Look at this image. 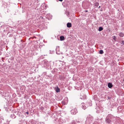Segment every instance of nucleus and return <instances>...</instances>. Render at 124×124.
I'll return each instance as SVG.
<instances>
[{
  "label": "nucleus",
  "instance_id": "nucleus-19",
  "mask_svg": "<svg viewBox=\"0 0 124 124\" xmlns=\"http://www.w3.org/2000/svg\"><path fill=\"white\" fill-rule=\"evenodd\" d=\"M93 124H98L97 122H95Z\"/></svg>",
  "mask_w": 124,
  "mask_h": 124
},
{
  "label": "nucleus",
  "instance_id": "nucleus-11",
  "mask_svg": "<svg viewBox=\"0 0 124 124\" xmlns=\"http://www.w3.org/2000/svg\"><path fill=\"white\" fill-rule=\"evenodd\" d=\"M86 96L85 95H84L83 96H81V97L80 98L81 99H85L86 98Z\"/></svg>",
  "mask_w": 124,
  "mask_h": 124
},
{
  "label": "nucleus",
  "instance_id": "nucleus-25",
  "mask_svg": "<svg viewBox=\"0 0 124 124\" xmlns=\"http://www.w3.org/2000/svg\"><path fill=\"white\" fill-rule=\"evenodd\" d=\"M47 18H48V20H50V18H49V17H47Z\"/></svg>",
  "mask_w": 124,
  "mask_h": 124
},
{
  "label": "nucleus",
  "instance_id": "nucleus-23",
  "mask_svg": "<svg viewBox=\"0 0 124 124\" xmlns=\"http://www.w3.org/2000/svg\"><path fill=\"white\" fill-rule=\"evenodd\" d=\"M59 1H62L63 0H59Z\"/></svg>",
  "mask_w": 124,
  "mask_h": 124
},
{
  "label": "nucleus",
  "instance_id": "nucleus-28",
  "mask_svg": "<svg viewBox=\"0 0 124 124\" xmlns=\"http://www.w3.org/2000/svg\"><path fill=\"white\" fill-rule=\"evenodd\" d=\"M100 7H100V6L99 7H98V8H100Z\"/></svg>",
  "mask_w": 124,
  "mask_h": 124
},
{
  "label": "nucleus",
  "instance_id": "nucleus-32",
  "mask_svg": "<svg viewBox=\"0 0 124 124\" xmlns=\"http://www.w3.org/2000/svg\"><path fill=\"white\" fill-rule=\"evenodd\" d=\"M123 81L124 82V80H123Z\"/></svg>",
  "mask_w": 124,
  "mask_h": 124
},
{
  "label": "nucleus",
  "instance_id": "nucleus-26",
  "mask_svg": "<svg viewBox=\"0 0 124 124\" xmlns=\"http://www.w3.org/2000/svg\"><path fill=\"white\" fill-rule=\"evenodd\" d=\"M77 123H80V121H77Z\"/></svg>",
  "mask_w": 124,
  "mask_h": 124
},
{
  "label": "nucleus",
  "instance_id": "nucleus-22",
  "mask_svg": "<svg viewBox=\"0 0 124 124\" xmlns=\"http://www.w3.org/2000/svg\"><path fill=\"white\" fill-rule=\"evenodd\" d=\"M26 113L28 114H29V113L28 112H26Z\"/></svg>",
  "mask_w": 124,
  "mask_h": 124
},
{
  "label": "nucleus",
  "instance_id": "nucleus-20",
  "mask_svg": "<svg viewBox=\"0 0 124 124\" xmlns=\"http://www.w3.org/2000/svg\"><path fill=\"white\" fill-rule=\"evenodd\" d=\"M114 38H113V39L114 40H116V37L115 36H114Z\"/></svg>",
  "mask_w": 124,
  "mask_h": 124
},
{
  "label": "nucleus",
  "instance_id": "nucleus-1",
  "mask_svg": "<svg viewBox=\"0 0 124 124\" xmlns=\"http://www.w3.org/2000/svg\"><path fill=\"white\" fill-rule=\"evenodd\" d=\"M114 119V117L113 115L109 114L107 116L105 119V121L106 123H110Z\"/></svg>",
  "mask_w": 124,
  "mask_h": 124
},
{
  "label": "nucleus",
  "instance_id": "nucleus-10",
  "mask_svg": "<svg viewBox=\"0 0 124 124\" xmlns=\"http://www.w3.org/2000/svg\"><path fill=\"white\" fill-rule=\"evenodd\" d=\"M119 35L121 37H123L124 36V34L122 32H120L119 34Z\"/></svg>",
  "mask_w": 124,
  "mask_h": 124
},
{
  "label": "nucleus",
  "instance_id": "nucleus-16",
  "mask_svg": "<svg viewBox=\"0 0 124 124\" xmlns=\"http://www.w3.org/2000/svg\"><path fill=\"white\" fill-rule=\"evenodd\" d=\"M99 53L100 54H103L104 53L103 51L102 50H100L99 51Z\"/></svg>",
  "mask_w": 124,
  "mask_h": 124
},
{
  "label": "nucleus",
  "instance_id": "nucleus-30",
  "mask_svg": "<svg viewBox=\"0 0 124 124\" xmlns=\"http://www.w3.org/2000/svg\"><path fill=\"white\" fill-rule=\"evenodd\" d=\"M100 11H102V10H100Z\"/></svg>",
  "mask_w": 124,
  "mask_h": 124
},
{
  "label": "nucleus",
  "instance_id": "nucleus-9",
  "mask_svg": "<svg viewBox=\"0 0 124 124\" xmlns=\"http://www.w3.org/2000/svg\"><path fill=\"white\" fill-rule=\"evenodd\" d=\"M60 39L61 41H63L64 40L65 38L63 36H61L60 37Z\"/></svg>",
  "mask_w": 124,
  "mask_h": 124
},
{
  "label": "nucleus",
  "instance_id": "nucleus-7",
  "mask_svg": "<svg viewBox=\"0 0 124 124\" xmlns=\"http://www.w3.org/2000/svg\"><path fill=\"white\" fill-rule=\"evenodd\" d=\"M113 85L112 83H109L108 84V86L109 88H111L112 87Z\"/></svg>",
  "mask_w": 124,
  "mask_h": 124
},
{
  "label": "nucleus",
  "instance_id": "nucleus-17",
  "mask_svg": "<svg viewBox=\"0 0 124 124\" xmlns=\"http://www.w3.org/2000/svg\"><path fill=\"white\" fill-rule=\"evenodd\" d=\"M14 116V118H15V116H14V114L11 115V118H13Z\"/></svg>",
  "mask_w": 124,
  "mask_h": 124
},
{
  "label": "nucleus",
  "instance_id": "nucleus-3",
  "mask_svg": "<svg viewBox=\"0 0 124 124\" xmlns=\"http://www.w3.org/2000/svg\"><path fill=\"white\" fill-rule=\"evenodd\" d=\"M71 112V114L73 115L76 114L78 112L77 109L76 108L72 109Z\"/></svg>",
  "mask_w": 124,
  "mask_h": 124
},
{
  "label": "nucleus",
  "instance_id": "nucleus-33",
  "mask_svg": "<svg viewBox=\"0 0 124 124\" xmlns=\"http://www.w3.org/2000/svg\"><path fill=\"white\" fill-rule=\"evenodd\" d=\"M63 101H62V103H63Z\"/></svg>",
  "mask_w": 124,
  "mask_h": 124
},
{
  "label": "nucleus",
  "instance_id": "nucleus-14",
  "mask_svg": "<svg viewBox=\"0 0 124 124\" xmlns=\"http://www.w3.org/2000/svg\"><path fill=\"white\" fill-rule=\"evenodd\" d=\"M103 29V28L101 27H100L99 28V29H98V31H100L102 30Z\"/></svg>",
  "mask_w": 124,
  "mask_h": 124
},
{
  "label": "nucleus",
  "instance_id": "nucleus-27",
  "mask_svg": "<svg viewBox=\"0 0 124 124\" xmlns=\"http://www.w3.org/2000/svg\"><path fill=\"white\" fill-rule=\"evenodd\" d=\"M64 77H63V78H62V79H64Z\"/></svg>",
  "mask_w": 124,
  "mask_h": 124
},
{
  "label": "nucleus",
  "instance_id": "nucleus-34",
  "mask_svg": "<svg viewBox=\"0 0 124 124\" xmlns=\"http://www.w3.org/2000/svg\"><path fill=\"white\" fill-rule=\"evenodd\" d=\"M51 52V51H50V52Z\"/></svg>",
  "mask_w": 124,
  "mask_h": 124
},
{
  "label": "nucleus",
  "instance_id": "nucleus-13",
  "mask_svg": "<svg viewBox=\"0 0 124 124\" xmlns=\"http://www.w3.org/2000/svg\"><path fill=\"white\" fill-rule=\"evenodd\" d=\"M39 18L40 19V20L41 21H44V19L43 17L42 16H41Z\"/></svg>",
  "mask_w": 124,
  "mask_h": 124
},
{
  "label": "nucleus",
  "instance_id": "nucleus-29",
  "mask_svg": "<svg viewBox=\"0 0 124 124\" xmlns=\"http://www.w3.org/2000/svg\"><path fill=\"white\" fill-rule=\"evenodd\" d=\"M52 16H51V18H52Z\"/></svg>",
  "mask_w": 124,
  "mask_h": 124
},
{
  "label": "nucleus",
  "instance_id": "nucleus-5",
  "mask_svg": "<svg viewBox=\"0 0 124 124\" xmlns=\"http://www.w3.org/2000/svg\"><path fill=\"white\" fill-rule=\"evenodd\" d=\"M60 49L59 47L58 46L56 47V53L57 54H60V52H59Z\"/></svg>",
  "mask_w": 124,
  "mask_h": 124
},
{
  "label": "nucleus",
  "instance_id": "nucleus-24",
  "mask_svg": "<svg viewBox=\"0 0 124 124\" xmlns=\"http://www.w3.org/2000/svg\"><path fill=\"white\" fill-rule=\"evenodd\" d=\"M85 12H88V10H85Z\"/></svg>",
  "mask_w": 124,
  "mask_h": 124
},
{
  "label": "nucleus",
  "instance_id": "nucleus-8",
  "mask_svg": "<svg viewBox=\"0 0 124 124\" xmlns=\"http://www.w3.org/2000/svg\"><path fill=\"white\" fill-rule=\"evenodd\" d=\"M67 27L68 28H70L71 27V23H67Z\"/></svg>",
  "mask_w": 124,
  "mask_h": 124
},
{
  "label": "nucleus",
  "instance_id": "nucleus-18",
  "mask_svg": "<svg viewBox=\"0 0 124 124\" xmlns=\"http://www.w3.org/2000/svg\"><path fill=\"white\" fill-rule=\"evenodd\" d=\"M120 43L123 45H124V41L123 40L121 41Z\"/></svg>",
  "mask_w": 124,
  "mask_h": 124
},
{
  "label": "nucleus",
  "instance_id": "nucleus-4",
  "mask_svg": "<svg viewBox=\"0 0 124 124\" xmlns=\"http://www.w3.org/2000/svg\"><path fill=\"white\" fill-rule=\"evenodd\" d=\"M46 7L47 5L45 3L43 4L41 6V8L42 9H46Z\"/></svg>",
  "mask_w": 124,
  "mask_h": 124
},
{
  "label": "nucleus",
  "instance_id": "nucleus-2",
  "mask_svg": "<svg viewBox=\"0 0 124 124\" xmlns=\"http://www.w3.org/2000/svg\"><path fill=\"white\" fill-rule=\"evenodd\" d=\"M86 120L85 122L86 124H90L92 123L93 120V118L92 116L90 115H88L86 118Z\"/></svg>",
  "mask_w": 124,
  "mask_h": 124
},
{
  "label": "nucleus",
  "instance_id": "nucleus-21",
  "mask_svg": "<svg viewBox=\"0 0 124 124\" xmlns=\"http://www.w3.org/2000/svg\"><path fill=\"white\" fill-rule=\"evenodd\" d=\"M108 98L109 99H110L111 98V97H110L108 96Z\"/></svg>",
  "mask_w": 124,
  "mask_h": 124
},
{
  "label": "nucleus",
  "instance_id": "nucleus-15",
  "mask_svg": "<svg viewBox=\"0 0 124 124\" xmlns=\"http://www.w3.org/2000/svg\"><path fill=\"white\" fill-rule=\"evenodd\" d=\"M99 3L98 2H96L94 3V5L95 6L97 7L99 5Z\"/></svg>",
  "mask_w": 124,
  "mask_h": 124
},
{
  "label": "nucleus",
  "instance_id": "nucleus-31",
  "mask_svg": "<svg viewBox=\"0 0 124 124\" xmlns=\"http://www.w3.org/2000/svg\"><path fill=\"white\" fill-rule=\"evenodd\" d=\"M44 24V23H42V24Z\"/></svg>",
  "mask_w": 124,
  "mask_h": 124
},
{
  "label": "nucleus",
  "instance_id": "nucleus-12",
  "mask_svg": "<svg viewBox=\"0 0 124 124\" xmlns=\"http://www.w3.org/2000/svg\"><path fill=\"white\" fill-rule=\"evenodd\" d=\"M82 108H83L84 109H85L86 108V106L84 104V103H82Z\"/></svg>",
  "mask_w": 124,
  "mask_h": 124
},
{
  "label": "nucleus",
  "instance_id": "nucleus-6",
  "mask_svg": "<svg viewBox=\"0 0 124 124\" xmlns=\"http://www.w3.org/2000/svg\"><path fill=\"white\" fill-rule=\"evenodd\" d=\"M55 91L57 93L60 92V89L58 88V86L56 87L55 88Z\"/></svg>",
  "mask_w": 124,
  "mask_h": 124
}]
</instances>
